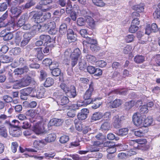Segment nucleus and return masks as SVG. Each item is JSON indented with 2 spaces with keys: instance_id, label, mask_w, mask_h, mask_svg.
<instances>
[{
  "instance_id": "obj_1",
  "label": "nucleus",
  "mask_w": 160,
  "mask_h": 160,
  "mask_svg": "<svg viewBox=\"0 0 160 160\" xmlns=\"http://www.w3.org/2000/svg\"><path fill=\"white\" fill-rule=\"evenodd\" d=\"M51 47L49 45L46 46H44L42 48H35L33 50V52L35 56L39 60H41L43 58V55L42 53V51L44 53L47 54L49 53L50 51L51 50Z\"/></svg>"
},
{
  "instance_id": "obj_2",
  "label": "nucleus",
  "mask_w": 160,
  "mask_h": 160,
  "mask_svg": "<svg viewBox=\"0 0 160 160\" xmlns=\"http://www.w3.org/2000/svg\"><path fill=\"white\" fill-rule=\"evenodd\" d=\"M93 91V84L91 83L89 85V88L86 91L83 95V98L85 100H89L86 102L87 104L91 103L92 100L91 99V97L92 92Z\"/></svg>"
},
{
  "instance_id": "obj_3",
  "label": "nucleus",
  "mask_w": 160,
  "mask_h": 160,
  "mask_svg": "<svg viewBox=\"0 0 160 160\" xmlns=\"http://www.w3.org/2000/svg\"><path fill=\"white\" fill-rule=\"evenodd\" d=\"M63 91L70 98H74L77 95L76 88L73 85L71 86L70 88L67 86Z\"/></svg>"
},
{
  "instance_id": "obj_4",
  "label": "nucleus",
  "mask_w": 160,
  "mask_h": 160,
  "mask_svg": "<svg viewBox=\"0 0 160 160\" xmlns=\"http://www.w3.org/2000/svg\"><path fill=\"white\" fill-rule=\"evenodd\" d=\"M132 121L134 124L137 126L142 124V117L139 112H136L133 114Z\"/></svg>"
},
{
  "instance_id": "obj_5",
  "label": "nucleus",
  "mask_w": 160,
  "mask_h": 160,
  "mask_svg": "<svg viewBox=\"0 0 160 160\" xmlns=\"http://www.w3.org/2000/svg\"><path fill=\"white\" fill-rule=\"evenodd\" d=\"M32 88H27L21 91V98L22 100H26L28 96L32 91Z\"/></svg>"
},
{
  "instance_id": "obj_6",
  "label": "nucleus",
  "mask_w": 160,
  "mask_h": 160,
  "mask_svg": "<svg viewBox=\"0 0 160 160\" xmlns=\"http://www.w3.org/2000/svg\"><path fill=\"white\" fill-rule=\"evenodd\" d=\"M31 81V77H28L26 78H22L19 81H17V83L20 87L22 88L29 85Z\"/></svg>"
},
{
  "instance_id": "obj_7",
  "label": "nucleus",
  "mask_w": 160,
  "mask_h": 160,
  "mask_svg": "<svg viewBox=\"0 0 160 160\" xmlns=\"http://www.w3.org/2000/svg\"><path fill=\"white\" fill-rule=\"evenodd\" d=\"M55 64L56 67H58L59 66V64L57 62L52 63V65L50 67V69L51 71L52 74L54 76L57 77L59 76L61 73V70L59 68H55L52 66Z\"/></svg>"
},
{
  "instance_id": "obj_8",
  "label": "nucleus",
  "mask_w": 160,
  "mask_h": 160,
  "mask_svg": "<svg viewBox=\"0 0 160 160\" xmlns=\"http://www.w3.org/2000/svg\"><path fill=\"white\" fill-rule=\"evenodd\" d=\"M67 37L69 42H73L77 40V35L73 30L71 29H69L67 32Z\"/></svg>"
},
{
  "instance_id": "obj_9",
  "label": "nucleus",
  "mask_w": 160,
  "mask_h": 160,
  "mask_svg": "<svg viewBox=\"0 0 160 160\" xmlns=\"http://www.w3.org/2000/svg\"><path fill=\"white\" fill-rule=\"evenodd\" d=\"M42 15L43 13L41 12H36L34 14L32 18L34 20V22L36 23H41L43 22Z\"/></svg>"
},
{
  "instance_id": "obj_10",
  "label": "nucleus",
  "mask_w": 160,
  "mask_h": 160,
  "mask_svg": "<svg viewBox=\"0 0 160 160\" xmlns=\"http://www.w3.org/2000/svg\"><path fill=\"white\" fill-rule=\"evenodd\" d=\"M125 120L124 116H122L120 118L118 115L115 116L113 118L114 125L116 128H118L122 121Z\"/></svg>"
},
{
  "instance_id": "obj_11",
  "label": "nucleus",
  "mask_w": 160,
  "mask_h": 160,
  "mask_svg": "<svg viewBox=\"0 0 160 160\" xmlns=\"http://www.w3.org/2000/svg\"><path fill=\"white\" fill-rule=\"evenodd\" d=\"M44 128V127L42 123H39L35 126L33 131L36 134H39L43 132Z\"/></svg>"
},
{
  "instance_id": "obj_12",
  "label": "nucleus",
  "mask_w": 160,
  "mask_h": 160,
  "mask_svg": "<svg viewBox=\"0 0 160 160\" xmlns=\"http://www.w3.org/2000/svg\"><path fill=\"white\" fill-rule=\"evenodd\" d=\"M10 134L13 137H18L22 134V131L19 127L18 128L15 127H12L9 131Z\"/></svg>"
},
{
  "instance_id": "obj_13",
  "label": "nucleus",
  "mask_w": 160,
  "mask_h": 160,
  "mask_svg": "<svg viewBox=\"0 0 160 160\" xmlns=\"http://www.w3.org/2000/svg\"><path fill=\"white\" fill-rule=\"evenodd\" d=\"M28 67L25 66L23 68H16L14 70L13 73H14L15 75H17L18 76L23 74L24 73L28 72Z\"/></svg>"
},
{
  "instance_id": "obj_14",
  "label": "nucleus",
  "mask_w": 160,
  "mask_h": 160,
  "mask_svg": "<svg viewBox=\"0 0 160 160\" xmlns=\"http://www.w3.org/2000/svg\"><path fill=\"white\" fill-rule=\"evenodd\" d=\"M23 37V39L22 41L20 44L21 47H24L27 45L31 39V34L29 33L24 34Z\"/></svg>"
},
{
  "instance_id": "obj_15",
  "label": "nucleus",
  "mask_w": 160,
  "mask_h": 160,
  "mask_svg": "<svg viewBox=\"0 0 160 160\" xmlns=\"http://www.w3.org/2000/svg\"><path fill=\"white\" fill-rule=\"evenodd\" d=\"M62 124V122L60 119L53 118L51 119L48 124V127L52 126H58Z\"/></svg>"
},
{
  "instance_id": "obj_16",
  "label": "nucleus",
  "mask_w": 160,
  "mask_h": 160,
  "mask_svg": "<svg viewBox=\"0 0 160 160\" xmlns=\"http://www.w3.org/2000/svg\"><path fill=\"white\" fill-rule=\"evenodd\" d=\"M13 122L21 124V125H20L18 124V125H16L18 127H19L20 129L21 127H22L24 129H27L30 128L31 126L30 124L27 121L19 122L17 120H13Z\"/></svg>"
},
{
  "instance_id": "obj_17",
  "label": "nucleus",
  "mask_w": 160,
  "mask_h": 160,
  "mask_svg": "<svg viewBox=\"0 0 160 160\" xmlns=\"http://www.w3.org/2000/svg\"><path fill=\"white\" fill-rule=\"evenodd\" d=\"M55 23L54 22H48L43 25L42 26V28L44 30H47L48 29L55 27Z\"/></svg>"
},
{
  "instance_id": "obj_18",
  "label": "nucleus",
  "mask_w": 160,
  "mask_h": 160,
  "mask_svg": "<svg viewBox=\"0 0 160 160\" xmlns=\"http://www.w3.org/2000/svg\"><path fill=\"white\" fill-rule=\"evenodd\" d=\"M8 17V11H6L0 18V28L6 26V24L4 21L7 19Z\"/></svg>"
},
{
  "instance_id": "obj_19",
  "label": "nucleus",
  "mask_w": 160,
  "mask_h": 160,
  "mask_svg": "<svg viewBox=\"0 0 160 160\" xmlns=\"http://www.w3.org/2000/svg\"><path fill=\"white\" fill-rule=\"evenodd\" d=\"M56 138V135L54 133L49 134L45 139V144L47 142H50L54 141Z\"/></svg>"
},
{
  "instance_id": "obj_20",
  "label": "nucleus",
  "mask_w": 160,
  "mask_h": 160,
  "mask_svg": "<svg viewBox=\"0 0 160 160\" xmlns=\"http://www.w3.org/2000/svg\"><path fill=\"white\" fill-rule=\"evenodd\" d=\"M97 43V41L96 40L89 38L88 36L86 38V40H84L83 42V45L86 46L88 45L89 44L92 45Z\"/></svg>"
},
{
  "instance_id": "obj_21",
  "label": "nucleus",
  "mask_w": 160,
  "mask_h": 160,
  "mask_svg": "<svg viewBox=\"0 0 160 160\" xmlns=\"http://www.w3.org/2000/svg\"><path fill=\"white\" fill-rule=\"evenodd\" d=\"M45 90L43 88H38L36 92V94H34L33 97H36L38 98H41L44 95Z\"/></svg>"
},
{
  "instance_id": "obj_22",
  "label": "nucleus",
  "mask_w": 160,
  "mask_h": 160,
  "mask_svg": "<svg viewBox=\"0 0 160 160\" xmlns=\"http://www.w3.org/2000/svg\"><path fill=\"white\" fill-rule=\"evenodd\" d=\"M12 58L7 55H2L0 56V62L3 63H8L12 62Z\"/></svg>"
},
{
  "instance_id": "obj_23",
  "label": "nucleus",
  "mask_w": 160,
  "mask_h": 160,
  "mask_svg": "<svg viewBox=\"0 0 160 160\" xmlns=\"http://www.w3.org/2000/svg\"><path fill=\"white\" fill-rule=\"evenodd\" d=\"M45 140L42 139L41 140H35L33 142L34 147L36 148L43 147L45 145Z\"/></svg>"
},
{
  "instance_id": "obj_24",
  "label": "nucleus",
  "mask_w": 160,
  "mask_h": 160,
  "mask_svg": "<svg viewBox=\"0 0 160 160\" xmlns=\"http://www.w3.org/2000/svg\"><path fill=\"white\" fill-rule=\"evenodd\" d=\"M28 16L23 15L19 18L17 23V26L18 27H21L23 26L25 23V22L27 19Z\"/></svg>"
},
{
  "instance_id": "obj_25",
  "label": "nucleus",
  "mask_w": 160,
  "mask_h": 160,
  "mask_svg": "<svg viewBox=\"0 0 160 160\" xmlns=\"http://www.w3.org/2000/svg\"><path fill=\"white\" fill-rule=\"evenodd\" d=\"M11 0H8V3L4 2L0 3V12L4 11L8 7V4L9 6L11 4Z\"/></svg>"
},
{
  "instance_id": "obj_26",
  "label": "nucleus",
  "mask_w": 160,
  "mask_h": 160,
  "mask_svg": "<svg viewBox=\"0 0 160 160\" xmlns=\"http://www.w3.org/2000/svg\"><path fill=\"white\" fill-rule=\"evenodd\" d=\"M122 103V101L119 99H116L112 102H110V106L112 108H117L120 106Z\"/></svg>"
},
{
  "instance_id": "obj_27",
  "label": "nucleus",
  "mask_w": 160,
  "mask_h": 160,
  "mask_svg": "<svg viewBox=\"0 0 160 160\" xmlns=\"http://www.w3.org/2000/svg\"><path fill=\"white\" fill-rule=\"evenodd\" d=\"M89 26L92 29L95 28L96 23L95 21L91 17H90L88 18L86 20Z\"/></svg>"
},
{
  "instance_id": "obj_28",
  "label": "nucleus",
  "mask_w": 160,
  "mask_h": 160,
  "mask_svg": "<svg viewBox=\"0 0 160 160\" xmlns=\"http://www.w3.org/2000/svg\"><path fill=\"white\" fill-rule=\"evenodd\" d=\"M153 119L151 117H148L144 119L142 125L145 127H147L150 126L152 123Z\"/></svg>"
},
{
  "instance_id": "obj_29",
  "label": "nucleus",
  "mask_w": 160,
  "mask_h": 160,
  "mask_svg": "<svg viewBox=\"0 0 160 160\" xmlns=\"http://www.w3.org/2000/svg\"><path fill=\"white\" fill-rule=\"evenodd\" d=\"M81 54V52L79 49L78 48H76L71 53L70 57H71L72 58L74 57L78 59Z\"/></svg>"
},
{
  "instance_id": "obj_30",
  "label": "nucleus",
  "mask_w": 160,
  "mask_h": 160,
  "mask_svg": "<svg viewBox=\"0 0 160 160\" xmlns=\"http://www.w3.org/2000/svg\"><path fill=\"white\" fill-rule=\"evenodd\" d=\"M144 57L142 55L136 56L134 58V61L137 63H141L144 61Z\"/></svg>"
},
{
  "instance_id": "obj_31",
  "label": "nucleus",
  "mask_w": 160,
  "mask_h": 160,
  "mask_svg": "<svg viewBox=\"0 0 160 160\" xmlns=\"http://www.w3.org/2000/svg\"><path fill=\"white\" fill-rule=\"evenodd\" d=\"M102 117V113L100 112H96L93 114L91 117L92 121L98 120Z\"/></svg>"
},
{
  "instance_id": "obj_32",
  "label": "nucleus",
  "mask_w": 160,
  "mask_h": 160,
  "mask_svg": "<svg viewBox=\"0 0 160 160\" xmlns=\"http://www.w3.org/2000/svg\"><path fill=\"white\" fill-rule=\"evenodd\" d=\"M132 9L138 12H142L144 11V6L142 4L135 5L133 6Z\"/></svg>"
},
{
  "instance_id": "obj_33",
  "label": "nucleus",
  "mask_w": 160,
  "mask_h": 160,
  "mask_svg": "<svg viewBox=\"0 0 160 160\" xmlns=\"http://www.w3.org/2000/svg\"><path fill=\"white\" fill-rule=\"evenodd\" d=\"M92 2L94 5L99 7H103L106 5L103 0H92Z\"/></svg>"
},
{
  "instance_id": "obj_34",
  "label": "nucleus",
  "mask_w": 160,
  "mask_h": 160,
  "mask_svg": "<svg viewBox=\"0 0 160 160\" xmlns=\"http://www.w3.org/2000/svg\"><path fill=\"white\" fill-rule=\"evenodd\" d=\"M11 12L16 16L19 15L21 13V8L20 7H12L11 9Z\"/></svg>"
},
{
  "instance_id": "obj_35",
  "label": "nucleus",
  "mask_w": 160,
  "mask_h": 160,
  "mask_svg": "<svg viewBox=\"0 0 160 160\" xmlns=\"http://www.w3.org/2000/svg\"><path fill=\"white\" fill-rule=\"evenodd\" d=\"M53 79L51 78H48L46 79L44 85L45 87H48L52 86L54 83Z\"/></svg>"
},
{
  "instance_id": "obj_36",
  "label": "nucleus",
  "mask_w": 160,
  "mask_h": 160,
  "mask_svg": "<svg viewBox=\"0 0 160 160\" xmlns=\"http://www.w3.org/2000/svg\"><path fill=\"white\" fill-rule=\"evenodd\" d=\"M35 4V2L33 0H30L28 1L24 5H22V8L23 9H28L29 8Z\"/></svg>"
},
{
  "instance_id": "obj_37",
  "label": "nucleus",
  "mask_w": 160,
  "mask_h": 160,
  "mask_svg": "<svg viewBox=\"0 0 160 160\" xmlns=\"http://www.w3.org/2000/svg\"><path fill=\"white\" fill-rule=\"evenodd\" d=\"M7 131L3 125L0 126V136L6 138L7 136Z\"/></svg>"
},
{
  "instance_id": "obj_38",
  "label": "nucleus",
  "mask_w": 160,
  "mask_h": 160,
  "mask_svg": "<svg viewBox=\"0 0 160 160\" xmlns=\"http://www.w3.org/2000/svg\"><path fill=\"white\" fill-rule=\"evenodd\" d=\"M128 132V129L127 128H123L120 129L117 132V134L120 136L122 137L126 135Z\"/></svg>"
},
{
  "instance_id": "obj_39",
  "label": "nucleus",
  "mask_w": 160,
  "mask_h": 160,
  "mask_svg": "<svg viewBox=\"0 0 160 160\" xmlns=\"http://www.w3.org/2000/svg\"><path fill=\"white\" fill-rule=\"evenodd\" d=\"M67 26L66 24H61L60 27L59 32L62 35L65 34L67 31Z\"/></svg>"
},
{
  "instance_id": "obj_40",
  "label": "nucleus",
  "mask_w": 160,
  "mask_h": 160,
  "mask_svg": "<svg viewBox=\"0 0 160 160\" xmlns=\"http://www.w3.org/2000/svg\"><path fill=\"white\" fill-rule=\"evenodd\" d=\"M40 40L45 43H48L51 42V38L49 35H42L40 36Z\"/></svg>"
},
{
  "instance_id": "obj_41",
  "label": "nucleus",
  "mask_w": 160,
  "mask_h": 160,
  "mask_svg": "<svg viewBox=\"0 0 160 160\" xmlns=\"http://www.w3.org/2000/svg\"><path fill=\"white\" fill-rule=\"evenodd\" d=\"M73 8L75 10H77V13L78 14L84 15L86 13V12L85 10L81 11L78 6V5H74L73 6Z\"/></svg>"
},
{
  "instance_id": "obj_42",
  "label": "nucleus",
  "mask_w": 160,
  "mask_h": 160,
  "mask_svg": "<svg viewBox=\"0 0 160 160\" xmlns=\"http://www.w3.org/2000/svg\"><path fill=\"white\" fill-rule=\"evenodd\" d=\"M86 58L89 62L92 63L95 62L96 60L95 57L92 55H87Z\"/></svg>"
},
{
  "instance_id": "obj_43",
  "label": "nucleus",
  "mask_w": 160,
  "mask_h": 160,
  "mask_svg": "<svg viewBox=\"0 0 160 160\" xmlns=\"http://www.w3.org/2000/svg\"><path fill=\"white\" fill-rule=\"evenodd\" d=\"M11 55L13 54L14 55L19 54L21 52V49L20 48H12L10 51Z\"/></svg>"
},
{
  "instance_id": "obj_44",
  "label": "nucleus",
  "mask_w": 160,
  "mask_h": 160,
  "mask_svg": "<svg viewBox=\"0 0 160 160\" xmlns=\"http://www.w3.org/2000/svg\"><path fill=\"white\" fill-rule=\"evenodd\" d=\"M134 105V102L132 100L126 102L125 104V108L126 110H129L133 107Z\"/></svg>"
},
{
  "instance_id": "obj_45",
  "label": "nucleus",
  "mask_w": 160,
  "mask_h": 160,
  "mask_svg": "<svg viewBox=\"0 0 160 160\" xmlns=\"http://www.w3.org/2000/svg\"><path fill=\"white\" fill-rule=\"evenodd\" d=\"M55 153L52 152H49L44 154V158L47 159L52 158L55 156Z\"/></svg>"
},
{
  "instance_id": "obj_46",
  "label": "nucleus",
  "mask_w": 160,
  "mask_h": 160,
  "mask_svg": "<svg viewBox=\"0 0 160 160\" xmlns=\"http://www.w3.org/2000/svg\"><path fill=\"white\" fill-rule=\"evenodd\" d=\"M69 138L68 136L63 135L60 138V142L62 143H65L67 142L69 140Z\"/></svg>"
},
{
  "instance_id": "obj_47",
  "label": "nucleus",
  "mask_w": 160,
  "mask_h": 160,
  "mask_svg": "<svg viewBox=\"0 0 160 160\" xmlns=\"http://www.w3.org/2000/svg\"><path fill=\"white\" fill-rule=\"evenodd\" d=\"M88 148L89 151L90 152H98L100 149V148L98 146H95L93 144L92 145L88 147Z\"/></svg>"
},
{
  "instance_id": "obj_48",
  "label": "nucleus",
  "mask_w": 160,
  "mask_h": 160,
  "mask_svg": "<svg viewBox=\"0 0 160 160\" xmlns=\"http://www.w3.org/2000/svg\"><path fill=\"white\" fill-rule=\"evenodd\" d=\"M55 62H52L50 59L46 58L43 61L42 63L43 64L45 65L46 66H49L50 67L52 66V63Z\"/></svg>"
},
{
  "instance_id": "obj_49",
  "label": "nucleus",
  "mask_w": 160,
  "mask_h": 160,
  "mask_svg": "<svg viewBox=\"0 0 160 160\" xmlns=\"http://www.w3.org/2000/svg\"><path fill=\"white\" fill-rule=\"evenodd\" d=\"M135 38V37L133 34L128 35L126 37L125 40L126 42L129 43L132 42Z\"/></svg>"
},
{
  "instance_id": "obj_50",
  "label": "nucleus",
  "mask_w": 160,
  "mask_h": 160,
  "mask_svg": "<svg viewBox=\"0 0 160 160\" xmlns=\"http://www.w3.org/2000/svg\"><path fill=\"white\" fill-rule=\"evenodd\" d=\"M90 48L91 50L92 51L97 52L99 51L100 49L101 48L98 45L97 43L91 45Z\"/></svg>"
},
{
  "instance_id": "obj_51",
  "label": "nucleus",
  "mask_w": 160,
  "mask_h": 160,
  "mask_svg": "<svg viewBox=\"0 0 160 160\" xmlns=\"http://www.w3.org/2000/svg\"><path fill=\"white\" fill-rule=\"evenodd\" d=\"M69 102V100L67 97H63L62 98L60 101L61 105H67Z\"/></svg>"
},
{
  "instance_id": "obj_52",
  "label": "nucleus",
  "mask_w": 160,
  "mask_h": 160,
  "mask_svg": "<svg viewBox=\"0 0 160 160\" xmlns=\"http://www.w3.org/2000/svg\"><path fill=\"white\" fill-rule=\"evenodd\" d=\"M127 91L123 90H116L112 91L108 95L109 96L112 93H115L116 94H119L122 95H125L127 93Z\"/></svg>"
},
{
  "instance_id": "obj_53",
  "label": "nucleus",
  "mask_w": 160,
  "mask_h": 160,
  "mask_svg": "<svg viewBox=\"0 0 160 160\" xmlns=\"http://www.w3.org/2000/svg\"><path fill=\"white\" fill-rule=\"evenodd\" d=\"M79 66L80 69L82 70L87 67L86 63L83 60H81V61L79 62Z\"/></svg>"
},
{
  "instance_id": "obj_54",
  "label": "nucleus",
  "mask_w": 160,
  "mask_h": 160,
  "mask_svg": "<svg viewBox=\"0 0 160 160\" xmlns=\"http://www.w3.org/2000/svg\"><path fill=\"white\" fill-rule=\"evenodd\" d=\"M65 108L67 109H71L75 111V110L78 109H79V108L77 105V104H72L71 106H65Z\"/></svg>"
},
{
  "instance_id": "obj_55",
  "label": "nucleus",
  "mask_w": 160,
  "mask_h": 160,
  "mask_svg": "<svg viewBox=\"0 0 160 160\" xmlns=\"http://www.w3.org/2000/svg\"><path fill=\"white\" fill-rule=\"evenodd\" d=\"M86 23L85 20L82 18H80L78 19L77 23L78 25L79 26H82L85 24Z\"/></svg>"
},
{
  "instance_id": "obj_56",
  "label": "nucleus",
  "mask_w": 160,
  "mask_h": 160,
  "mask_svg": "<svg viewBox=\"0 0 160 160\" xmlns=\"http://www.w3.org/2000/svg\"><path fill=\"white\" fill-rule=\"evenodd\" d=\"M138 27L136 25L131 24L129 28V31L131 33H134L138 30Z\"/></svg>"
},
{
  "instance_id": "obj_57",
  "label": "nucleus",
  "mask_w": 160,
  "mask_h": 160,
  "mask_svg": "<svg viewBox=\"0 0 160 160\" xmlns=\"http://www.w3.org/2000/svg\"><path fill=\"white\" fill-rule=\"evenodd\" d=\"M116 147L112 145L110 147H109L107 149V151L108 153L113 154L116 152Z\"/></svg>"
},
{
  "instance_id": "obj_58",
  "label": "nucleus",
  "mask_w": 160,
  "mask_h": 160,
  "mask_svg": "<svg viewBox=\"0 0 160 160\" xmlns=\"http://www.w3.org/2000/svg\"><path fill=\"white\" fill-rule=\"evenodd\" d=\"M107 138L108 139L110 140H112L115 139L116 140H118L119 139L118 137H115L114 134L112 133H110L107 135Z\"/></svg>"
},
{
  "instance_id": "obj_59",
  "label": "nucleus",
  "mask_w": 160,
  "mask_h": 160,
  "mask_svg": "<svg viewBox=\"0 0 160 160\" xmlns=\"http://www.w3.org/2000/svg\"><path fill=\"white\" fill-rule=\"evenodd\" d=\"M109 128V124L108 122H105L103 123L101 126V128L104 130H107Z\"/></svg>"
},
{
  "instance_id": "obj_60",
  "label": "nucleus",
  "mask_w": 160,
  "mask_h": 160,
  "mask_svg": "<svg viewBox=\"0 0 160 160\" xmlns=\"http://www.w3.org/2000/svg\"><path fill=\"white\" fill-rule=\"evenodd\" d=\"M18 147V143L17 142H12L11 145V149L13 153H15L17 149V148Z\"/></svg>"
},
{
  "instance_id": "obj_61",
  "label": "nucleus",
  "mask_w": 160,
  "mask_h": 160,
  "mask_svg": "<svg viewBox=\"0 0 160 160\" xmlns=\"http://www.w3.org/2000/svg\"><path fill=\"white\" fill-rule=\"evenodd\" d=\"M145 133V132H144L140 130L135 131L134 132L135 135L138 137H142L144 136Z\"/></svg>"
},
{
  "instance_id": "obj_62",
  "label": "nucleus",
  "mask_w": 160,
  "mask_h": 160,
  "mask_svg": "<svg viewBox=\"0 0 160 160\" xmlns=\"http://www.w3.org/2000/svg\"><path fill=\"white\" fill-rule=\"evenodd\" d=\"M97 64L99 67L103 68L106 66L107 63L103 60H99L96 62Z\"/></svg>"
},
{
  "instance_id": "obj_63",
  "label": "nucleus",
  "mask_w": 160,
  "mask_h": 160,
  "mask_svg": "<svg viewBox=\"0 0 160 160\" xmlns=\"http://www.w3.org/2000/svg\"><path fill=\"white\" fill-rule=\"evenodd\" d=\"M13 37V35L11 33L7 32L5 37L3 38V39L5 41L10 40Z\"/></svg>"
},
{
  "instance_id": "obj_64",
  "label": "nucleus",
  "mask_w": 160,
  "mask_h": 160,
  "mask_svg": "<svg viewBox=\"0 0 160 160\" xmlns=\"http://www.w3.org/2000/svg\"><path fill=\"white\" fill-rule=\"evenodd\" d=\"M153 16L155 19L160 17V9H157L153 13Z\"/></svg>"
}]
</instances>
